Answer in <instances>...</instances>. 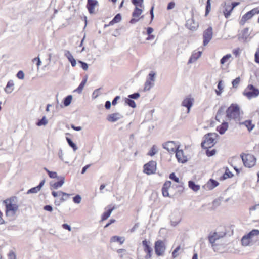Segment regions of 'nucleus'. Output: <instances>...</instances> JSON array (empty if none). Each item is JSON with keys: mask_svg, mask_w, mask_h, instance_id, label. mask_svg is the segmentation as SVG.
<instances>
[{"mask_svg": "<svg viewBox=\"0 0 259 259\" xmlns=\"http://www.w3.org/2000/svg\"><path fill=\"white\" fill-rule=\"evenodd\" d=\"M226 116L231 120L238 121L240 119V109L237 104H232L226 111Z\"/></svg>", "mask_w": 259, "mask_h": 259, "instance_id": "1", "label": "nucleus"}, {"mask_svg": "<svg viewBox=\"0 0 259 259\" xmlns=\"http://www.w3.org/2000/svg\"><path fill=\"white\" fill-rule=\"evenodd\" d=\"M244 165L247 168L254 166L256 163V157L251 154H242L240 155Z\"/></svg>", "mask_w": 259, "mask_h": 259, "instance_id": "2", "label": "nucleus"}, {"mask_svg": "<svg viewBox=\"0 0 259 259\" xmlns=\"http://www.w3.org/2000/svg\"><path fill=\"white\" fill-rule=\"evenodd\" d=\"M243 95L248 99L255 98L259 96V90L252 84H249L243 92Z\"/></svg>", "mask_w": 259, "mask_h": 259, "instance_id": "3", "label": "nucleus"}, {"mask_svg": "<svg viewBox=\"0 0 259 259\" xmlns=\"http://www.w3.org/2000/svg\"><path fill=\"white\" fill-rule=\"evenodd\" d=\"M218 135L216 133H208L205 135L204 140L201 143V146L203 148L208 149L212 147L215 142V139Z\"/></svg>", "mask_w": 259, "mask_h": 259, "instance_id": "4", "label": "nucleus"}, {"mask_svg": "<svg viewBox=\"0 0 259 259\" xmlns=\"http://www.w3.org/2000/svg\"><path fill=\"white\" fill-rule=\"evenodd\" d=\"M6 213L7 216L13 217L18 211L19 206L15 203H13L11 200H6Z\"/></svg>", "mask_w": 259, "mask_h": 259, "instance_id": "5", "label": "nucleus"}, {"mask_svg": "<svg viewBox=\"0 0 259 259\" xmlns=\"http://www.w3.org/2000/svg\"><path fill=\"white\" fill-rule=\"evenodd\" d=\"M144 171L148 174L150 175L155 172L156 169V162L154 161H151L148 163L144 165Z\"/></svg>", "mask_w": 259, "mask_h": 259, "instance_id": "6", "label": "nucleus"}, {"mask_svg": "<svg viewBox=\"0 0 259 259\" xmlns=\"http://www.w3.org/2000/svg\"><path fill=\"white\" fill-rule=\"evenodd\" d=\"M165 250V246L162 241L158 240L155 243V251L158 256L162 255Z\"/></svg>", "mask_w": 259, "mask_h": 259, "instance_id": "7", "label": "nucleus"}, {"mask_svg": "<svg viewBox=\"0 0 259 259\" xmlns=\"http://www.w3.org/2000/svg\"><path fill=\"white\" fill-rule=\"evenodd\" d=\"M212 34V28L211 27H209L204 31L203 34L204 46L207 45L211 40Z\"/></svg>", "mask_w": 259, "mask_h": 259, "instance_id": "8", "label": "nucleus"}, {"mask_svg": "<svg viewBox=\"0 0 259 259\" xmlns=\"http://www.w3.org/2000/svg\"><path fill=\"white\" fill-rule=\"evenodd\" d=\"M151 243L148 242L146 240H144L142 241V244L143 246V249L146 255L145 256V259H151V253L152 251V248L150 246Z\"/></svg>", "mask_w": 259, "mask_h": 259, "instance_id": "9", "label": "nucleus"}, {"mask_svg": "<svg viewBox=\"0 0 259 259\" xmlns=\"http://www.w3.org/2000/svg\"><path fill=\"white\" fill-rule=\"evenodd\" d=\"M249 35L250 33L249 32V28H245L238 35V39L240 41L246 42L247 41Z\"/></svg>", "mask_w": 259, "mask_h": 259, "instance_id": "10", "label": "nucleus"}, {"mask_svg": "<svg viewBox=\"0 0 259 259\" xmlns=\"http://www.w3.org/2000/svg\"><path fill=\"white\" fill-rule=\"evenodd\" d=\"M163 148L169 152H174L177 149V146L173 141H168L162 144Z\"/></svg>", "mask_w": 259, "mask_h": 259, "instance_id": "11", "label": "nucleus"}, {"mask_svg": "<svg viewBox=\"0 0 259 259\" xmlns=\"http://www.w3.org/2000/svg\"><path fill=\"white\" fill-rule=\"evenodd\" d=\"M225 235V233H223L222 235H220L217 232H214L212 235H210L209 236V241L211 244L212 247H214L215 245L216 241Z\"/></svg>", "mask_w": 259, "mask_h": 259, "instance_id": "12", "label": "nucleus"}, {"mask_svg": "<svg viewBox=\"0 0 259 259\" xmlns=\"http://www.w3.org/2000/svg\"><path fill=\"white\" fill-rule=\"evenodd\" d=\"M123 116L119 113H114L109 114L107 117V120L110 122H115L123 118Z\"/></svg>", "mask_w": 259, "mask_h": 259, "instance_id": "13", "label": "nucleus"}, {"mask_svg": "<svg viewBox=\"0 0 259 259\" xmlns=\"http://www.w3.org/2000/svg\"><path fill=\"white\" fill-rule=\"evenodd\" d=\"M194 99L190 97L186 98L182 102V105L187 108V113L190 111L191 108L193 105Z\"/></svg>", "mask_w": 259, "mask_h": 259, "instance_id": "14", "label": "nucleus"}, {"mask_svg": "<svg viewBox=\"0 0 259 259\" xmlns=\"http://www.w3.org/2000/svg\"><path fill=\"white\" fill-rule=\"evenodd\" d=\"M98 5V1L96 0H88L87 8L90 14L94 12L95 7Z\"/></svg>", "mask_w": 259, "mask_h": 259, "instance_id": "15", "label": "nucleus"}, {"mask_svg": "<svg viewBox=\"0 0 259 259\" xmlns=\"http://www.w3.org/2000/svg\"><path fill=\"white\" fill-rule=\"evenodd\" d=\"M175 152H176V157L179 162L184 163L187 161V157L184 156L182 150H179L177 149Z\"/></svg>", "mask_w": 259, "mask_h": 259, "instance_id": "16", "label": "nucleus"}, {"mask_svg": "<svg viewBox=\"0 0 259 259\" xmlns=\"http://www.w3.org/2000/svg\"><path fill=\"white\" fill-rule=\"evenodd\" d=\"M45 180H43L42 181H41L40 182L39 184L37 186L32 188L30 189H29V190H28V191L27 192V194H29L31 193H38L40 190L41 188L43 187V186L45 184Z\"/></svg>", "mask_w": 259, "mask_h": 259, "instance_id": "17", "label": "nucleus"}, {"mask_svg": "<svg viewBox=\"0 0 259 259\" xmlns=\"http://www.w3.org/2000/svg\"><path fill=\"white\" fill-rule=\"evenodd\" d=\"M201 51L193 52L190 59H189L188 63L191 64L195 62L201 56Z\"/></svg>", "mask_w": 259, "mask_h": 259, "instance_id": "18", "label": "nucleus"}, {"mask_svg": "<svg viewBox=\"0 0 259 259\" xmlns=\"http://www.w3.org/2000/svg\"><path fill=\"white\" fill-rule=\"evenodd\" d=\"M64 55L66 57H67L69 61L71 63L72 66L75 67L76 65V61L72 55L71 52L69 51L65 50Z\"/></svg>", "mask_w": 259, "mask_h": 259, "instance_id": "19", "label": "nucleus"}, {"mask_svg": "<svg viewBox=\"0 0 259 259\" xmlns=\"http://www.w3.org/2000/svg\"><path fill=\"white\" fill-rule=\"evenodd\" d=\"M186 26L191 30H196L198 27V24L193 19H191L187 20Z\"/></svg>", "mask_w": 259, "mask_h": 259, "instance_id": "20", "label": "nucleus"}, {"mask_svg": "<svg viewBox=\"0 0 259 259\" xmlns=\"http://www.w3.org/2000/svg\"><path fill=\"white\" fill-rule=\"evenodd\" d=\"M14 90V83L12 80H9L6 88H5V91L7 94H11Z\"/></svg>", "mask_w": 259, "mask_h": 259, "instance_id": "21", "label": "nucleus"}, {"mask_svg": "<svg viewBox=\"0 0 259 259\" xmlns=\"http://www.w3.org/2000/svg\"><path fill=\"white\" fill-rule=\"evenodd\" d=\"M58 179L59 180L58 182L51 185V187L55 189H57L58 188L61 187L64 183L65 178L64 177H59V179Z\"/></svg>", "mask_w": 259, "mask_h": 259, "instance_id": "22", "label": "nucleus"}, {"mask_svg": "<svg viewBox=\"0 0 259 259\" xmlns=\"http://www.w3.org/2000/svg\"><path fill=\"white\" fill-rule=\"evenodd\" d=\"M230 8H231L230 5L227 4L226 3H224V10H223V12L224 13L225 17L226 18H228L230 16V15L232 11V10H231L230 9Z\"/></svg>", "mask_w": 259, "mask_h": 259, "instance_id": "23", "label": "nucleus"}, {"mask_svg": "<svg viewBox=\"0 0 259 259\" xmlns=\"http://www.w3.org/2000/svg\"><path fill=\"white\" fill-rule=\"evenodd\" d=\"M228 128V124L226 122H223L222 124L217 127V131L222 135L224 134Z\"/></svg>", "mask_w": 259, "mask_h": 259, "instance_id": "24", "label": "nucleus"}, {"mask_svg": "<svg viewBox=\"0 0 259 259\" xmlns=\"http://www.w3.org/2000/svg\"><path fill=\"white\" fill-rule=\"evenodd\" d=\"M240 125H245L249 132L252 131L254 127V124L252 123V121L250 120H246L242 122H240Z\"/></svg>", "mask_w": 259, "mask_h": 259, "instance_id": "25", "label": "nucleus"}, {"mask_svg": "<svg viewBox=\"0 0 259 259\" xmlns=\"http://www.w3.org/2000/svg\"><path fill=\"white\" fill-rule=\"evenodd\" d=\"M225 109V106H221L218 110L215 119L219 122L221 121Z\"/></svg>", "mask_w": 259, "mask_h": 259, "instance_id": "26", "label": "nucleus"}, {"mask_svg": "<svg viewBox=\"0 0 259 259\" xmlns=\"http://www.w3.org/2000/svg\"><path fill=\"white\" fill-rule=\"evenodd\" d=\"M252 241L251 239L247 235H244L241 239L242 244L244 246L249 245Z\"/></svg>", "mask_w": 259, "mask_h": 259, "instance_id": "27", "label": "nucleus"}, {"mask_svg": "<svg viewBox=\"0 0 259 259\" xmlns=\"http://www.w3.org/2000/svg\"><path fill=\"white\" fill-rule=\"evenodd\" d=\"M122 19V17L120 14H117L111 21L108 25H113L114 24L119 22Z\"/></svg>", "mask_w": 259, "mask_h": 259, "instance_id": "28", "label": "nucleus"}, {"mask_svg": "<svg viewBox=\"0 0 259 259\" xmlns=\"http://www.w3.org/2000/svg\"><path fill=\"white\" fill-rule=\"evenodd\" d=\"M110 241H111V242H120V244H122L124 242L125 239L123 237L114 236H113L111 237Z\"/></svg>", "mask_w": 259, "mask_h": 259, "instance_id": "29", "label": "nucleus"}, {"mask_svg": "<svg viewBox=\"0 0 259 259\" xmlns=\"http://www.w3.org/2000/svg\"><path fill=\"white\" fill-rule=\"evenodd\" d=\"M253 241L255 237L259 235V230L254 229L251 231L249 233L247 234Z\"/></svg>", "mask_w": 259, "mask_h": 259, "instance_id": "30", "label": "nucleus"}, {"mask_svg": "<svg viewBox=\"0 0 259 259\" xmlns=\"http://www.w3.org/2000/svg\"><path fill=\"white\" fill-rule=\"evenodd\" d=\"M218 90H215V93L218 96H220L222 93L224 89V87L223 85V81L220 80L218 84Z\"/></svg>", "mask_w": 259, "mask_h": 259, "instance_id": "31", "label": "nucleus"}, {"mask_svg": "<svg viewBox=\"0 0 259 259\" xmlns=\"http://www.w3.org/2000/svg\"><path fill=\"white\" fill-rule=\"evenodd\" d=\"M189 187L193 191L196 192L200 189V186L196 185L194 182L192 181H189Z\"/></svg>", "mask_w": 259, "mask_h": 259, "instance_id": "32", "label": "nucleus"}, {"mask_svg": "<svg viewBox=\"0 0 259 259\" xmlns=\"http://www.w3.org/2000/svg\"><path fill=\"white\" fill-rule=\"evenodd\" d=\"M114 208H115L113 207L109 209L107 211L104 212L102 217V221H104L107 219L110 216L112 211L114 209Z\"/></svg>", "mask_w": 259, "mask_h": 259, "instance_id": "33", "label": "nucleus"}, {"mask_svg": "<svg viewBox=\"0 0 259 259\" xmlns=\"http://www.w3.org/2000/svg\"><path fill=\"white\" fill-rule=\"evenodd\" d=\"M154 85L153 82L147 79L145 83V87L144 88V91H149Z\"/></svg>", "mask_w": 259, "mask_h": 259, "instance_id": "34", "label": "nucleus"}, {"mask_svg": "<svg viewBox=\"0 0 259 259\" xmlns=\"http://www.w3.org/2000/svg\"><path fill=\"white\" fill-rule=\"evenodd\" d=\"M143 11L142 9L136 7L134 12H133L132 16L133 17H139L142 13Z\"/></svg>", "mask_w": 259, "mask_h": 259, "instance_id": "35", "label": "nucleus"}, {"mask_svg": "<svg viewBox=\"0 0 259 259\" xmlns=\"http://www.w3.org/2000/svg\"><path fill=\"white\" fill-rule=\"evenodd\" d=\"M253 17V15L250 13L249 12H248L245 14H244L241 19V22L244 23L246 21L251 19Z\"/></svg>", "mask_w": 259, "mask_h": 259, "instance_id": "36", "label": "nucleus"}, {"mask_svg": "<svg viewBox=\"0 0 259 259\" xmlns=\"http://www.w3.org/2000/svg\"><path fill=\"white\" fill-rule=\"evenodd\" d=\"M72 99V95H68V96H67L64 99V101H63L64 105L65 107H67V106H69L71 102Z\"/></svg>", "mask_w": 259, "mask_h": 259, "instance_id": "37", "label": "nucleus"}, {"mask_svg": "<svg viewBox=\"0 0 259 259\" xmlns=\"http://www.w3.org/2000/svg\"><path fill=\"white\" fill-rule=\"evenodd\" d=\"M44 169L47 172V173L48 174V175L51 178H57V179H59V177H58V175H57V172H54V171H50L49 170H48L47 168L45 167L44 168Z\"/></svg>", "mask_w": 259, "mask_h": 259, "instance_id": "38", "label": "nucleus"}, {"mask_svg": "<svg viewBox=\"0 0 259 259\" xmlns=\"http://www.w3.org/2000/svg\"><path fill=\"white\" fill-rule=\"evenodd\" d=\"M52 195L54 197H56L57 196H60V195H63V196H66L67 197L69 196H70V194H67L66 193H65V192H62L61 191H58V192H55V191H53L52 192Z\"/></svg>", "mask_w": 259, "mask_h": 259, "instance_id": "39", "label": "nucleus"}, {"mask_svg": "<svg viewBox=\"0 0 259 259\" xmlns=\"http://www.w3.org/2000/svg\"><path fill=\"white\" fill-rule=\"evenodd\" d=\"M125 104H127L128 106L132 108H134L136 107V104L135 101L130 98H126L125 100Z\"/></svg>", "mask_w": 259, "mask_h": 259, "instance_id": "40", "label": "nucleus"}, {"mask_svg": "<svg viewBox=\"0 0 259 259\" xmlns=\"http://www.w3.org/2000/svg\"><path fill=\"white\" fill-rule=\"evenodd\" d=\"M48 121L45 116H44L41 119L39 120L37 123V125L38 126H45L47 124Z\"/></svg>", "mask_w": 259, "mask_h": 259, "instance_id": "41", "label": "nucleus"}, {"mask_svg": "<svg viewBox=\"0 0 259 259\" xmlns=\"http://www.w3.org/2000/svg\"><path fill=\"white\" fill-rule=\"evenodd\" d=\"M158 151L156 145H153L150 151H149L148 155L150 156H153L157 153Z\"/></svg>", "mask_w": 259, "mask_h": 259, "instance_id": "42", "label": "nucleus"}, {"mask_svg": "<svg viewBox=\"0 0 259 259\" xmlns=\"http://www.w3.org/2000/svg\"><path fill=\"white\" fill-rule=\"evenodd\" d=\"M66 140L68 145L73 148L74 151H75L77 149V147L76 145L73 142L71 139L69 138H66Z\"/></svg>", "mask_w": 259, "mask_h": 259, "instance_id": "43", "label": "nucleus"}, {"mask_svg": "<svg viewBox=\"0 0 259 259\" xmlns=\"http://www.w3.org/2000/svg\"><path fill=\"white\" fill-rule=\"evenodd\" d=\"M86 82H87V79H85L81 81V82L80 83V84H79V85L78 86V87L77 88L76 91L78 93H80L82 92V90H83V88H84V85H85V84L86 83Z\"/></svg>", "mask_w": 259, "mask_h": 259, "instance_id": "44", "label": "nucleus"}, {"mask_svg": "<svg viewBox=\"0 0 259 259\" xmlns=\"http://www.w3.org/2000/svg\"><path fill=\"white\" fill-rule=\"evenodd\" d=\"M132 2L136 7L139 6L141 8L144 7L143 0H132Z\"/></svg>", "mask_w": 259, "mask_h": 259, "instance_id": "45", "label": "nucleus"}, {"mask_svg": "<svg viewBox=\"0 0 259 259\" xmlns=\"http://www.w3.org/2000/svg\"><path fill=\"white\" fill-rule=\"evenodd\" d=\"M231 57V54H227L223 56L221 59L220 63L221 64H224L228 61V60Z\"/></svg>", "mask_w": 259, "mask_h": 259, "instance_id": "46", "label": "nucleus"}, {"mask_svg": "<svg viewBox=\"0 0 259 259\" xmlns=\"http://www.w3.org/2000/svg\"><path fill=\"white\" fill-rule=\"evenodd\" d=\"M240 82V77H238L236 78L232 82L233 87L234 88H236L238 87V84H239Z\"/></svg>", "mask_w": 259, "mask_h": 259, "instance_id": "47", "label": "nucleus"}, {"mask_svg": "<svg viewBox=\"0 0 259 259\" xmlns=\"http://www.w3.org/2000/svg\"><path fill=\"white\" fill-rule=\"evenodd\" d=\"M211 0H207L206 2V10H205V15H207L209 13L211 10Z\"/></svg>", "mask_w": 259, "mask_h": 259, "instance_id": "48", "label": "nucleus"}, {"mask_svg": "<svg viewBox=\"0 0 259 259\" xmlns=\"http://www.w3.org/2000/svg\"><path fill=\"white\" fill-rule=\"evenodd\" d=\"M73 201L75 203L79 204L81 201V197L79 195H76L73 198Z\"/></svg>", "mask_w": 259, "mask_h": 259, "instance_id": "49", "label": "nucleus"}, {"mask_svg": "<svg viewBox=\"0 0 259 259\" xmlns=\"http://www.w3.org/2000/svg\"><path fill=\"white\" fill-rule=\"evenodd\" d=\"M155 73H154L153 72H151L149 74L148 78L147 79L149 80L152 82H154L155 80Z\"/></svg>", "mask_w": 259, "mask_h": 259, "instance_id": "50", "label": "nucleus"}, {"mask_svg": "<svg viewBox=\"0 0 259 259\" xmlns=\"http://www.w3.org/2000/svg\"><path fill=\"white\" fill-rule=\"evenodd\" d=\"M210 184L211 185V188H214L219 185V183L214 180L210 179L209 181Z\"/></svg>", "mask_w": 259, "mask_h": 259, "instance_id": "51", "label": "nucleus"}, {"mask_svg": "<svg viewBox=\"0 0 259 259\" xmlns=\"http://www.w3.org/2000/svg\"><path fill=\"white\" fill-rule=\"evenodd\" d=\"M169 178L171 180H173L174 181H175L177 183L179 182V179L176 177L175 173H171L169 175Z\"/></svg>", "mask_w": 259, "mask_h": 259, "instance_id": "52", "label": "nucleus"}, {"mask_svg": "<svg viewBox=\"0 0 259 259\" xmlns=\"http://www.w3.org/2000/svg\"><path fill=\"white\" fill-rule=\"evenodd\" d=\"M233 176V175L231 172L228 171V170H226L225 174L223 175V178L224 179H226L228 178H231Z\"/></svg>", "mask_w": 259, "mask_h": 259, "instance_id": "53", "label": "nucleus"}, {"mask_svg": "<svg viewBox=\"0 0 259 259\" xmlns=\"http://www.w3.org/2000/svg\"><path fill=\"white\" fill-rule=\"evenodd\" d=\"M128 98L130 99H138L140 97V94L138 93H135L134 94H131L128 95Z\"/></svg>", "mask_w": 259, "mask_h": 259, "instance_id": "54", "label": "nucleus"}, {"mask_svg": "<svg viewBox=\"0 0 259 259\" xmlns=\"http://www.w3.org/2000/svg\"><path fill=\"white\" fill-rule=\"evenodd\" d=\"M78 63L81 64V68L84 70H88V65L86 63H85V62H84L83 61H79Z\"/></svg>", "mask_w": 259, "mask_h": 259, "instance_id": "55", "label": "nucleus"}, {"mask_svg": "<svg viewBox=\"0 0 259 259\" xmlns=\"http://www.w3.org/2000/svg\"><path fill=\"white\" fill-rule=\"evenodd\" d=\"M9 259H16V255L15 253L11 250L8 254Z\"/></svg>", "mask_w": 259, "mask_h": 259, "instance_id": "56", "label": "nucleus"}, {"mask_svg": "<svg viewBox=\"0 0 259 259\" xmlns=\"http://www.w3.org/2000/svg\"><path fill=\"white\" fill-rule=\"evenodd\" d=\"M171 185V183L170 181H166L163 185L162 189H168Z\"/></svg>", "mask_w": 259, "mask_h": 259, "instance_id": "57", "label": "nucleus"}, {"mask_svg": "<svg viewBox=\"0 0 259 259\" xmlns=\"http://www.w3.org/2000/svg\"><path fill=\"white\" fill-rule=\"evenodd\" d=\"M17 77L20 79H23L24 78V73L22 71H19L17 74Z\"/></svg>", "mask_w": 259, "mask_h": 259, "instance_id": "58", "label": "nucleus"}, {"mask_svg": "<svg viewBox=\"0 0 259 259\" xmlns=\"http://www.w3.org/2000/svg\"><path fill=\"white\" fill-rule=\"evenodd\" d=\"M215 153V150L212 149L211 150H207L206 154L208 156H212Z\"/></svg>", "mask_w": 259, "mask_h": 259, "instance_id": "59", "label": "nucleus"}, {"mask_svg": "<svg viewBox=\"0 0 259 259\" xmlns=\"http://www.w3.org/2000/svg\"><path fill=\"white\" fill-rule=\"evenodd\" d=\"M253 16L256 14H259V9L258 8H256L252 9L250 11H249Z\"/></svg>", "mask_w": 259, "mask_h": 259, "instance_id": "60", "label": "nucleus"}, {"mask_svg": "<svg viewBox=\"0 0 259 259\" xmlns=\"http://www.w3.org/2000/svg\"><path fill=\"white\" fill-rule=\"evenodd\" d=\"M58 156L60 158V159L62 161H64V158H63V150L61 149H60L59 150V151H58Z\"/></svg>", "mask_w": 259, "mask_h": 259, "instance_id": "61", "label": "nucleus"}, {"mask_svg": "<svg viewBox=\"0 0 259 259\" xmlns=\"http://www.w3.org/2000/svg\"><path fill=\"white\" fill-rule=\"evenodd\" d=\"M254 57H255V61L256 63H259V48H258L257 49V51L255 53Z\"/></svg>", "mask_w": 259, "mask_h": 259, "instance_id": "62", "label": "nucleus"}, {"mask_svg": "<svg viewBox=\"0 0 259 259\" xmlns=\"http://www.w3.org/2000/svg\"><path fill=\"white\" fill-rule=\"evenodd\" d=\"M33 62H36V65L38 67L40 65V64L41 63L40 59L39 57H36V58H34L33 59Z\"/></svg>", "mask_w": 259, "mask_h": 259, "instance_id": "63", "label": "nucleus"}, {"mask_svg": "<svg viewBox=\"0 0 259 259\" xmlns=\"http://www.w3.org/2000/svg\"><path fill=\"white\" fill-rule=\"evenodd\" d=\"M175 6V3L174 2H171L168 3L167 7V9L168 10L172 9L173 8H174Z\"/></svg>", "mask_w": 259, "mask_h": 259, "instance_id": "64", "label": "nucleus"}]
</instances>
